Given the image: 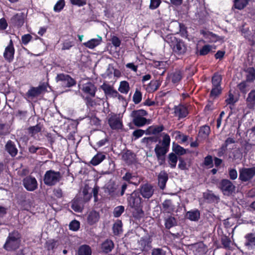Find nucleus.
<instances>
[{
    "label": "nucleus",
    "mask_w": 255,
    "mask_h": 255,
    "mask_svg": "<svg viewBox=\"0 0 255 255\" xmlns=\"http://www.w3.org/2000/svg\"><path fill=\"white\" fill-rule=\"evenodd\" d=\"M246 242L245 246L249 249H252L255 247V233H250L246 234L245 236Z\"/></svg>",
    "instance_id": "obj_25"
},
{
    "label": "nucleus",
    "mask_w": 255,
    "mask_h": 255,
    "mask_svg": "<svg viewBox=\"0 0 255 255\" xmlns=\"http://www.w3.org/2000/svg\"><path fill=\"white\" fill-rule=\"evenodd\" d=\"M168 78L174 85H178L183 78V72L180 70H176L168 74Z\"/></svg>",
    "instance_id": "obj_18"
},
{
    "label": "nucleus",
    "mask_w": 255,
    "mask_h": 255,
    "mask_svg": "<svg viewBox=\"0 0 255 255\" xmlns=\"http://www.w3.org/2000/svg\"><path fill=\"white\" fill-rule=\"evenodd\" d=\"M177 156L173 152L170 153L168 156V161L171 168H175L178 160Z\"/></svg>",
    "instance_id": "obj_36"
},
{
    "label": "nucleus",
    "mask_w": 255,
    "mask_h": 255,
    "mask_svg": "<svg viewBox=\"0 0 255 255\" xmlns=\"http://www.w3.org/2000/svg\"><path fill=\"white\" fill-rule=\"evenodd\" d=\"M100 89H102L106 96L116 98L118 94V92L114 89V87L109 84L104 82L100 86Z\"/></svg>",
    "instance_id": "obj_19"
},
{
    "label": "nucleus",
    "mask_w": 255,
    "mask_h": 255,
    "mask_svg": "<svg viewBox=\"0 0 255 255\" xmlns=\"http://www.w3.org/2000/svg\"><path fill=\"white\" fill-rule=\"evenodd\" d=\"M43 125L40 124V123H38L36 125L34 126H31L28 128V132L32 134H35L41 131Z\"/></svg>",
    "instance_id": "obj_43"
},
{
    "label": "nucleus",
    "mask_w": 255,
    "mask_h": 255,
    "mask_svg": "<svg viewBox=\"0 0 255 255\" xmlns=\"http://www.w3.org/2000/svg\"><path fill=\"white\" fill-rule=\"evenodd\" d=\"M249 81H247V80L243 81L240 83L238 85V89L243 93H246L248 91V88L249 86L248 84V82Z\"/></svg>",
    "instance_id": "obj_58"
},
{
    "label": "nucleus",
    "mask_w": 255,
    "mask_h": 255,
    "mask_svg": "<svg viewBox=\"0 0 255 255\" xmlns=\"http://www.w3.org/2000/svg\"><path fill=\"white\" fill-rule=\"evenodd\" d=\"M161 3V0H150L149 8L151 10L156 9Z\"/></svg>",
    "instance_id": "obj_61"
},
{
    "label": "nucleus",
    "mask_w": 255,
    "mask_h": 255,
    "mask_svg": "<svg viewBox=\"0 0 255 255\" xmlns=\"http://www.w3.org/2000/svg\"><path fill=\"white\" fill-rule=\"evenodd\" d=\"M172 151L174 152L173 153L175 154L176 155H183L186 153V149L181 146L177 143H176L175 142H173L172 144Z\"/></svg>",
    "instance_id": "obj_32"
},
{
    "label": "nucleus",
    "mask_w": 255,
    "mask_h": 255,
    "mask_svg": "<svg viewBox=\"0 0 255 255\" xmlns=\"http://www.w3.org/2000/svg\"><path fill=\"white\" fill-rule=\"evenodd\" d=\"M80 226V223L79 221L76 220H72L69 224V228L70 230L73 231H77Z\"/></svg>",
    "instance_id": "obj_52"
},
{
    "label": "nucleus",
    "mask_w": 255,
    "mask_h": 255,
    "mask_svg": "<svg viewBox=\"0 0 255 255\" xmlns=\"http://www.w3.org/2000/svg\"><path fill=\"white\" fill-rule=\"evenodd\" d=\"M130 90L129 85L127 81H122L120 82L118 91L124 94H127Z\"/></svg>",
    "instance_id": "obj_35"
},
{
    "label": "nucleus",
    "mask_w": 255,
    "mask_h": 255,
    "mask_svg": "<svg viewBox=\"0 0 255 255\" xmlns=\"http://www.w3.org/2000/svg\"><path fill=\"white\" fill-rule=\"evenodd\" d=\"M14 53L15 49L13 41L10 39L8 45L5 48V50L3 53V57L8 62H11L14 59Z\"/></svg>",
    "instance_id": "obj_17"
},
{
    "label": "nucleus",
    "mask_w": 255,
    "mask_h": 255,
    "mask_svg": "<svg viewBox=\"0 0 255 255\" xmlns=\"http://www.w3.org/2000/svg\"><path fill=\"white\" fill-rule=\"evenodd\" d=\"M74 45V43L73 41H70L69 40H66L63 42V43L62 44V50H69Z\"/></svg>",
    "instance_id": "obj_57"
},
{
    "label": "nucleus",
    "mask_w": 255,
    "mask_h": 255,
    "mask_svg": "<svg viewBox=\"0 0 255 255\" xmlns=\"http://www.w3.org/2000/svg\"><path fill=\"white\" fill-rule=\"evenodd\" d=\"M170 144V137L167 133H164L163 136L161 145L156 144L154 151L157 158L160 156H165L168 152Z\"/></svg>",
    "instance_id": "obj_7"
},
{
    "label": "nucleus",
    "mask_w": 255,
    "mask_h": 255,
    "mask_svg": "<svg viewBox=\"0 0 255 255\" xmlns=\"http://www.w3.org/2000/svg\"><path fill=\"white\" fill-rule=\"evenodd\" d=\"M164 129V127L162 125L160 126H151L145 130V134L146 135H156L162 132Z\"/></svg>",
    "instance_id": "obj_26"
},
{
    "label": "nucleus",
    "mask_w": 255,
    "mask_h": 255,
    "mask_svg": "<svg viewBox=\"0 0 255 255\" xmlns=\"http://www.w3.org/2000/svg\"><path fill=\"white\" fill-rule=\"evenodd\" d=\"M61 177V174L59 171L50 169L45 172L43 177V182L48 186H53L60 181Z\"/></svg>",
    "instance_id": "obj_6"
},
{
    "label": "nucleus",
    "mask_w": 255,
    "mask_h": 255,
    "mask_svg": "<svg viewBox=\"0 0 255 255\" xmlns=\"http://www.w3.org/2000/svg\"><path fill=\"white\" fill-rule=\"evenodd\" d=\"M161 81L159 80H152L148 85V88L150 91L154 92L156 91L160 86Z\"/></svg>",
    "instance_id": "obj_39"
},
{
    "label": "nucleus",
    "mask_w": 255,
    "mask_h": 255,
    "mask_svg": "<svg viewBox=\"0 0 255 255\" xmlns=\"http://www.w3.org/2000/svg\"><path fill=\"white\" fill-rule=\"evenodd\" d=\"M177 225L176 220L175 217L169 216L165 219V227L167 229H170Z\"/></svg>",
    "instance_id": "obj_37"
},
{
    "label": "nucleus",
    "mask_w": 255,
    "mask_h": 255,
    "mask_svg": "<svg viewBox=\"0 0 255 255\" xmlns=\"http://www.w3.org/2000/svg\"><path fill=\"white\" fill-rule=\"evenodd\" d=\"M152 238L149 236L141 237L138 242L139 248L142 252H148L152 248Z\"/></svg>",
    "instance_id": "obj_13"
},
{
    "label": "nucleus",
    "mask_w": 255,
    "mask_h": 255,
    "mask_svg": "<svg viewBox=\"0 0 255 255\" xmlns=\"http://www.w3.org/2000/svg\"><path fill=\"white\" fill-rule=\"evenodd\" d=\"M56 80L57 81H62L64 83L66 87H71L76 84V80L69 75L61 73L57 74Z\"/></svg>",
    "instance_id": "obj_15"
},
{
    "label": "nucleus",
    "mask_w": 255,
    "mask_h": 255,
    "mask_svg": "<svg viewBox=\"0 0 255 255\" xmlns=\"http://www.w3.org/2000/svg\"><path fill=\"white\" fill-rule=\"evenodd\" d=\"M158 140V137L156 136L145 137L142 139V142L145 143L146 146H150L152 143H155Z\"/></svg>",
    "instance_id": "obj_44"
},
{
    "label": "nucleus",
    "mask_w": 255,
    "mask_h": 255,
    "mask_svg": "<svg viewBox=\"0 0 255 255\" xmlns=\"http://www.w3.org/2000/svg\"><path fill=\"white\" fill-rule=\"evenodd\" d=\"M135 190L144 198L148 199L151 198L154 193L153 186L148 183L142 184L139 188Z\"/></svg>",
    "instance_id": "obj_9"
},
{
    "label": "nucleus",
    "mask_w": 255,
    "mask_h": 255,
    "mask_svg": "<svg viewBox=\"0 0 255 255\" xmlns=\"http://www.w3.org/2000/svg\"><path fill=\"white\" fill-rule=\"evenodd\" d=\"M125 211L123 206H119L114 209L113 214L115 217L118 218L121 216Z\"/></svg>",
    "instance_id": "obj_56"
},
{
    "label": "nucleus",
    "mask_w": 255,
    "mask_h": 255,
    "mask_svg": "<svg viewBox=\"0 0 255 255\" xmlns=\"http://www.w3.org/2000/svg\"><path fill=\"white\" fill-rule=\"evenodd\" d=\"M255 175V167L243 168L239 170V179L243 182L251 180Z\"/></svg>",
    "instance_id": "obj_10"
},
{
    "label": "nucleus",
    "mask_w": 255,
    "mask_h": 255,
    "mask_svg": "<svg viewBox=\"0 0 255 255\" xmlns=\"http://www.w3.org/2000/svg\"><path fill=\"white\" fill-rule=\"evenodd\" d=\"M112 44L116 47H119L121 44V40L117 36L113 35L111 39Z\"/></svg>",
    "instance_id": "obj_64"
},
{
    "label": "nucleus",
    "mask_w": 255,
    "mask_h": 255,
    "mask_svg": "<svg viewBox=\"0 0 255 255\" xmlns=\"http://www.w3.org/2000/svg\"><path fill=\"white\" fill-rule=\"evenodd\" d=\"M158 185L160 189L164 190L168 180V175L165 170L161 171L157 176Z\"/></svg>",
    "instance_id": "obj_23"
},
{
    "label": "nucleus",
    "mask_w": 255,
    "mask_h": 255,
    "mask_svg": "<svg viewBox=\"0 0 255 255\" xmlns=\"http://www.w3.org/2000/svg\"><path fill=\"white\" fill-rule=\"evenodd\" d=\"M108 123L110 127L113 130L121 129L123 127L122 121L115 114L109 117Z\"/></svg>",
    "instance_id": "obj_16"
},
{
    "label": "nucleus",
    "mask_w": 255,
    "mask_h": 255,
    "mask_svg": "<svg viewBox=\"0 0 255 255\" xmlns=\"http://www.w3.org/2000/svg\"><path fill=\"white\" fill-rule=\"evenodd\" d=\"M22 185L28 191H33L38 188L36 178L31 175H28L23 179Z\"/></svg>",
    "instance_id": "obj_11"
},
{
    "label": "nucleus",
    "mask_w": 255,
    "mask_h": 255,
    "mask_svg": "<svg viewBox=\"0 0 255 255\" xmlns=\"http://www.w3.org/2000/svg\"><path fill=\"white\" fill-rule=\"evenodd\" d=\"M71 208L74 211L77 212H81L82 211V208L77 200H74L73 201L71 205Z\"/></svg>",
    "instance_id": "obj_59"
},
{
    "label": "nucleus",
    "mask_w": 255,
    "mask_h": 255,
    "mask_svg": "<svg viewBox=\"0 0 255 255\" xmlns=\"http://www.w3.org/2000/svg\"><path fill=\"white\" fill-rule=\"evenodd\" d=\"M175 133L176 134L175 136L176 139H180V143H184L188 140V136L183 134L180 131L176 130L175 131Z\"/></svg>",
    "instance_id": "obj_53"
},
{
    "label": "nucleus",
    "mask_w": 255,
    "mask_h": 255,
    "mask_svg": "<svg viewBox=\"0 0 255 255\" xmlns=\"http://www.w3.org/2000/svg\"><path fill=\"white\" fill-rule=\"evenodd\" d=\"M174 109L175 115L177 116L179 119L185 118L189 114L187 107L182 104L175 106Z\"/></svg>",
    "instance_id": "obj_20"
},
{
    "label": "nucleus",
    "mask_w": 255,
    "mask_h": 255,
    "mask_svg": "<svg viewBox=\"0 0 255 255\" xmlns=\"http://www.w3.org/2000/svg\"><path fill=\"white\" fill-rule=\"evenodd\" d=\"M65 5L64 0H59L55 4L53 9L54 11L59 12L61 11Z\"/></svg>",
    "instance_id": "obj_50"
},
{
    "label": "nucleus",
    "mask_w": 255,
    "mask_h": 255,
    "mask_svg": "<svg viewBox=\"0 0 255 255\" xmlns=\"http://www.w3.org/2000/svg\"><path fill=\"white\" fill-rule=\"evenodd\" d=\"M133 177H134V176H133L131 173L127 172L122 177V180L129 184H135L134 183L131 181V179H132Z\"/></svg>",
    "instance_id": "obj_51"
},
{
    "label": "nucleus",
    "mask_w": 255,
    "mask_h": 255,
    "mask_svg": "<svg viewBox=\"0 0 255 255\" xmlns=\"http://www.w3.org/2000/svg\"><path fill=\"white\" fill-rule=\"evenodd\" d=\"M92 250L90 247L87 245L81 246L78 251V255H91Z\"/></svg>",
    "instance_id": "obj_34"
},
{
    "label": "nucleus",
    "mask_w": 255,
    "mask_h": 255,
    "mask_svg": "<svg viewBox=\"0 0 255 255\" xmlns=\"http://www.w3.org/2000/svg\"><path fill=\"white\" fill-rule=\"evenodd\" d=\"M123 224L121 220H118L113 225V230L115 235L118 236L121 234L122 232Z\"/></svg>",
    "instance_id": "obj_38"
},
{
    "label": "nucleus",
    "mask_w": 255,
    "mask_h": 255,
    "mask_svg": "<svg viewBox=\"0 0 255 255\" xmlns=\"http://www.w3.org/2000/svg\"><path fill=\"white\" fill-rule=\"evenodd\" d=\"M221 242H222V245H223L225 249H231V241L229 238H228L226 236L223 237L222 238Z\"/></svg>",
    "instance_id": "obj_60"
},
{
    "label": "nucleus",
    "mask_w": 255,
    "mask_h": 255,
    "mask_svg": "<svg viewBox=\"0 0 255 255\" xmlns=\"http://www.w3.org/2000/svg\"><path fill=\"white\" fill-rule=\"evenodd\" d=\"M9 133L8 125L5 124H0V136L6 135Z\"/></svg>",
    "instance_id": "obj_49"
},
{
    "label": "nucleus",
    "mask_w": 255,
    "mask_h": 255,
    "mask_svg": "<svg viewBox=\"0 0 255 255\" xmlns=\"http://www.w3.org/2000/svg\"><path fill=\"white\" fill-rule=\"evenodd\" d=\"M122 159L128 165H131L136 162V155L131 150L128 149L122 154Z\"/></svg>",
    "instance_id": "obj_21"
},
{
    "label": "nucleus",
    "mask_w": 255,
    "mask_h": 255,
    "mask_svg": "<svg viewBox=\"0 0 255 255\" xmlns=\"http://www.w3.org/2000/svg\"><path fill=\"white\" fill-rule=\"evenodd\" d=\"M32 39V36L30 34H24L21 36V43L26 45Z\"/></svg>",
    "instance_id": "obj_62"
},
{
    "label": "nucleus",
    "mask_w": 255,
    "mask_h": 255,
    "mask_svg": "<svg viewBox=\"0 0 255 255\" xmlns=\"http://www.w3.org/2000/svg\"><path fill=\"white\" fill-rule=\"evenodd\" d=\"M249 0H234V6L238 9H243L248 3Z\"/></svg>",
    "instance_id": "obj_48"
},
{
    "label": "nucleus",
    "mask_w": 255,
    "mask_h": 255,
    "mask_svg": "<svg viewBox=\"0 0 255 255\" xmlns=\"http://www.w3.org/2000/svg\"><path fill=\"white\" fill-rule=\"evenodd\" d=\"M204 44L202 48L200 50L199 54L200 55H205L207 54V44H205V41L203 40H200L197 44V49H198L202 45Z\"/></svg>",
    "instance_id": "obj_40"
},
{
    "label": "nucleus",
    "mask_w": 255,
    "mask_h": 255,
    "mask_svg": "<svg viewBox=\"0 0 255 255\" xmlns=\"http://www.w3.org/2000/svg\"><path fill=\"white\" fill-rule=\"evenodd\" d=\"M46 91L47 86L45 83H43L37 87L31 86L26 93H20V94L25 100L30 102Z\"/></svg>",
    "instance_id": "obj_5"
},
{
    "label": "nucleus",
    "mask_w": 255,
    "mask_h": 255,
    "mask_svg": "<svg viewBox=\"0 0 255 255\" xmlns=\"http://www.w3.org/2000/svg\"><path fill=\"white\" fill-rule=\"evenodd\" d=\"M56 242L54 240H48L46 242L45 247L48 251L53 250L56 247Z\"/></svg>",
    "instance_id": "obj_55"
},
{
    "label": "nucleus",
    "mask_w": 255,
    "mask_h": 255,
    "mask_svg": "<svg viewBox=\"0 0 255 255\" xmlns=\"http://www.w3.org/2000/svg\"><path fill=\"white\" fill-rule=\"evenodd\" d=\"M25 21V15L23 13H17L13 15L10 19L9 23L13 27L19 28L21 27Z\"/></svg>",
    "instance_id": "obj_14"
},
{
    "label": "nucleus",
    "mask_w": 255,
    "mask_h": 255,
    "mask_svg": "<svg viewBox=\"0 0 255 255\" xmlns=\"http://www.w3.org/2000/svg\"><path fill=\"white\" fill-rule=\"evenodd\" d=\"M207 136V125H205L200 127L198 134L197 138L202 140Z\"/></svg>",
    "instance_id": "obj_42"
},
{
    "label": "nucleus",
    "mask_w": 255,
    "mask_h": 255,
    "mask_svg": "<svg viewBox=\"0 0 255 255\" xmlns=\"http://www.w3.org/2000/svg\"><path fill=\"white\" fill-rule=\"evenodd\" d=\"M106 158V155L101 152H98L91 159L90 163L94 166L101 163Z\"/></svg>",
    "instance_id": "obj_29"
},
{
    "label": "nucleus",
    "mask_w": 255,
    "mask_h": 255,
    "mask_svg": "<svg viewBox=\"0 0 255 255\" xmlns=\"http://www.w3.org/2000/svg\"><path fill=\"white\" fill-rule=\"evenodd\" d=\"M187 218L191 221H197L200 218V212L198 210L188 211L186 214Z\"/></svg>",
    "instance_id": "obj_41"
},
{
    "label": "nucleus",
    "mask_w": 255,
    "mask_h": 255,
    "mask_svg": "<svg viewBox=\"0 0 255 255\" xmlns=\"http://www.w3.org/2000/svg\"><path fill=\"white\" fill-rule=\"evenodd\" d=\"M147 115V112L143 109L133 111L131 116L133 118V124L137 127H141L146 125L147 120L143 117Z\"/></svg>",
    "instance_id": "obj_8"
},
{
    "label": "nucleus",
    "mask_w": 255,
    "mask_h": 255,
    "mask_svg": "<svg viewBox=\"0 0 255 255\" xmlns=\"http://www.w3.org/2000/svg\"><path fill=\"white\" fill-rule=\"evenodd\" d=\"M133 102L135 104H139L142 99V94L140 91L136 90L133 96Z\"/></svg>",
    "instance_id": "obj_54"
},
{
    "label": "nucleus",
    "mask_w": 255,
    "mask_h": 255,
    "mask_svg": "<svg viewBox=\"0 0 255 255\" xmlns=\"http://www.w3.org/2000/svg\"><path fill=\"white\" fill-rule=\"evenodd\" d=\"M222 92V89L221 87L213 86L211 91L210 97L213 99H216L218 97Z\"/></svg>",
    "instance_id": "obj_46"
},
{
    "label": "nucleus",
    "mask_w": 255,
    "mask_h": 255,
    "mask_svg": "<svg viewBox=\"0 0 255 255\" xmlns=\"http://www.w3.org/2000/svg\"><path fill=\"white\" fill-rule=\"evenodd\" d=\"M81 91V97L87 107L92 108L96 106V101L94 99L97 91L96 85L91 82H88L82 85Z\"/></svg>",
    "instance_id": "obj_2"
},
{
    "label": "nucleus",
    "mask_w": 255,
    "mask_h": 255,
    "mask_svg": "<svg viewBox=\"0 0 255 255\" xmlns=\"http://www.w3.org/2000/svg\"><path fill=\"white\" fill-rule=\"evenodd\" d=\"M221 75L218 73H215L212 78V86L215 87H221Z\"/></svg>",
    "instance_id": "obj_45"
},
{
    "label": "nucleus",
    "mask_w": 255,
    "mask_h": 255,
    "mask_svg": "<svg viewBox=\"0 0 255 255\" xmlns=\"http://www.w3.org/2000/svg\"><path fill=\"white\" fill-rule=\"evenodd\" d=\"M166 41L170 43L173 53L178 56L184 55L187 51V45L182 39L177 38L172 35L166 36Z\"/></svg>",
    "instance_id": "obj_4"
},
{
    "label": "nucleus",
    "mask_w": 255,
    "mask_h": 255,
    "mask_svg": "<svg viewBox=\"0 0 255 255\" xmlns=\"http://www.w3.org/2000/svg\"><path fill=\"white\" fill-rule=\"evenodd\" d=\"M4 148L5 151L12 157H15L18 153V149L15 143L11 140H8L6 142L4 146Z\"/></svg>",
    "instance_id": "obj_22"
},
{
    "label": "nucleus",
    "mask_w": 255,
    "mask_h": 255,
    "mask_svg": "<svg viewBox=\"0 0 255 255\" xmlns=\"http://www.w3.org/2000/svg\"><path fill=\"white\" fill-rule=\"evenodd\" d=\"M114 248L113 242L109 239L106 240L101 246L102 252L105 254L110 253Z\"/></svg>",
    "instance_id": "obj_27"
},
{
    "label": "nucleus",
    "mask_w": 255,
    "mask_h": 255,
    "mask_svg": "<svg viewBox=\"0 0 255 255\" xmlns=\"http://www.w3.org/2000/svg\"><path fill=\"white\" fill-rule=\"evenodd\" d=\"M127 202L128 205L134 209L132 215L135 219L139 220L143 217V200L138 194V192L135 190L131 194H128Z\"/></svg>",
    "instance_id": "obj_1"
},
{
    "label": "nucleus",
    "mask_w": 255,
    "mask_h": 255,
    "mask_svg": "<svg viewBox=\"0 0 255 255\" xmlns=\"http://www.w3.org/2000/svg\"><path fill=\"white\" fill-rule=\"evenodd\" d=\"M45 148L42 147L36 146L34 145L28 147V151L31 154L36 153L39 155H43L45 154Z\"/></svg>",
    "instance_id": "obj_33"
},
{
    "label": "nucleus",
    "mask_w": 255,
    "mask_h": 255,
    "mask_svg": "<svg viewBox=\"0 0 255 255\" xmlns=\"http://www.w3.org/2000/svg\"><path fill=\"white\" fill-rule=\"evenodd\" d=\"M144 133H145V131L141 129H137L133 131L132 135L134 137V140H135L141 137Z\"/></svg>",
    "instance_id": "obj_63"
},
{
    "label": "nucleus",
    "mask_w": 255,
    "mask_h": 255,
    "mask_svg": "<svg viewBox=\"0 0 255 255\" xmlns=\"http://www.w3.org/2000/svg\"><path fill=\"white\" fill-rule=\"evenodd\" d=\"M247 105L249 109H253L255 106V90H252L247 98Z\"/></svg>",
    "instance_id": "obj_30"
},
{
    "label": "nucleus",
    "mask_w": 255,
    "mask_h": 255,
    "mask_svg": "<svg viewBox=\"0 0 255 255\" xmlns=\"http://www.w3.org/2000/svg\"><path fill=\"white\" fill-rule=\"evenodd\" d=\"M220 188L225 195L230 196L236 189L235 186L228 179H223L220 182Z\"/></svg>",
    "instance_id": "obj_12"
},
{
    "label": "nucleus",
    "mask_w": 255,
    "mask_h": 255,
    "mask_svg": "<svg viewBox=\"0 0 255 255\" xmlns=\"http://www.w3.org/2000/svg\"><path fill=\"white\" fill-rule=\"evenodd\" d=\"M102 37L98 36L97 38H93L84 43V45L90 49H93L97 46L99 45L102 41Z\"/></svg>",
    "instance_id": "obj_31"
},
{
    "label": "nucleus",
    "mask_w": 255,
    "mask_h": 255,
    "mask_svg": "<svg viewBox=\"0 0 255 255\" xmlns=\"http://www.w3.org/2000/svg\"><path fill=\"white\" fill-rule=\"evenodd\" d=\"M174 210L172 201L170 199H166L162 203L161 211L163 213L170 214Z\"/></svg>",
    "instance_id": "obj_28"
},
{
    "label": "nucleus",
    "mask_w": 255,
    "mask_h": 255,
    "mask_svg": "<svg viewBox=\"0 0 255 255\" xmlns=\"http://www.w3.org/2000/svg\"><path fill=\"white\" fill-rule=\"evenodd\" d=\"M99 219L100 214L99 212L95 210L90 212L87 216V223L91 226L97 223Z\"/></svg>",
    "instance_id": "obj_24"
},
{
    "label": "nucleus",
    "mask_w": 255,
    "mask_h": 255,
    "mask_svg": "<svg viewBox=\"0 0 255 255\" xmlns=\"http://www.w3.org/2000/svg\"><path fill=\"white\" fill-rule=\"evenodd\" d=\"M21 235L19 231L14 230L9 233L3 248L7 251H14L18 249L21 241Z\"/></svg>",
    "instance_id": "obj_3"
},
{
    "label": "nucleus",
    "mask_w": 255,
    "mask_h": 255,
    "mask_svg": "<svg viewBox=\"0 0 255 255\" xmlns=\"http://www.w3.org/2000/svg\"><path fill=\"white\" fill-rule=\"evenodd\" d=\"M247 77L246 80L249 82H253L255 80V70L252 68L250 67L247 69Z\"/></svg>",
    "instance_id": "obj_47"
}]
</instances>
